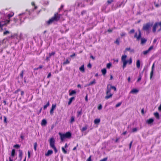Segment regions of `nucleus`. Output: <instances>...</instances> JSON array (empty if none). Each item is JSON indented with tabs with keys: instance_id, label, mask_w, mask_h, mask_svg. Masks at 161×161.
<instances>
[{
	"instance_id": "obj_42",
	"label": "nucleus",
	"mask_w": 161,
	"mask_h": 161,
	"mask_svg": "<svg viewBox=\"0 0 161 161\" xmlns=\"http://www.w3.org/2000/svg\"><path fill=\"white\" fill-rule=\"evenodd\" d=\"M52 148L54 149L55 153H56L57 152V150L55 146H54Z\"/></svg>"
},
{
	"instance_id": "obj_16",
	"label": "nucleus",
	"mask_w": 161,
	"mask_h": 161,
	"mask_svg": "<svg viewBox=\"0 0 161 161\" xmlns=\"http://www.w3.org/2000/svg\"><path fill=\"white\" fill-rule=\"evenodd\" d=\"M153 119L152 118H151L147 120L146 123H147L148 124H150L152 123L153 122Z\"/></svg>"
},
{
	"instance_id": "obj_60",
	"label": "nucleus",
	"mask_w": 161,
	"mask_h": 161,
	"mask_svg": "<svg viewBox=\"0 0 161 161\" xmlns=\"http://www.w3.org/2000/svg\"><path fill=\"white\" fill-rule=\"evenodd\" d=\"M128 81L129 82H130V77H128L127 79Z\"/></svg>"
},
{
	"instance_id": "obj_46",
	"label": "nucleus",
	"mask_w": 161,
	"mask_h": 161,
	"mask_svg": "<svg viewBox=\"0 0 161 161\" xmlns=\"http://www.w3.org/2000/svg\"><path fill=\"white\" fill-rule=\"evenodd\" d=\"M77 113H78V116L79 115H81V110L80 111H78L77 112Z\"/></svg>"
},
{
	"instance_id": "obj_57",
	"label": "nucleus",
	"mask_w": 161,
	"mask_h": 161,
	"mask_svg": "<svg viewBox=\"0 0 161 161\" xmlns=\"http://www.w3.org/2000/svg\"><path fill=\"white\" fill-rule=\"evenodd\" d=\"M88 67L91 68L92 67V65L90 64H89L87 65Z\"/></svg>"
},
{
	"instance_id": "obj_1",
	"label": "nucleus",
	"mask_w": 161,
	"mask_h": 161,
	"mask_svg": "<svg viewBox=\"0 0 161 161\" xmlns=\"http://www.w3.org/2000/svg\"><path fill=\"white\" fill-rule=\"evenodd\" d=\"M127 57V56L126 55H123L121 57V60L123 63V69L126 67L127 63L130 64L132 63V60L131 58H130L129 60H126Z\"/></svg>"
},
{
	"instance_id": "obj_45",
	"label": "nucleus",
	"mask_w": 161,
	"mask_h": 161,
	"mask_svg": "<svg viewBox=\"0 0 161 161\" xmlns=\"http://www.w3.org/2000/svg\"><path fill=\"white\" fill-rule=\"evenodd\" d=\"M9 31H6L4 32L3 34L5 35H6L7 34H9Z\"/></svg>"
},
{
	"instance_id": "obj_25",
	"label": "nucleus",
	"mask_w": 161,
	"mask_h": 161,
	"mask_svg": "<svg viewBox=\"0 0 161 161\" xmlns=\"http://www.w3.org/2000/svg\"><path fill=\"white\" fill-rule=\"evenodd\" d=\"M47 124V121L46 120L43 119L42 120L41 125H46Z\"/></svg>"
},
{
	"instance_id": "obj_34",
	"label": "nucleus",
	"mask_w": 161,
	"mask_h": 161,
	"mask_svg": "<svg viewBox=\"0 0 161 161\" xmlns=\"http://www.w3.org/2000/svg\"><path fill=\"white\" fill-rule=\"evenodd\" d=\"M14 15V13H10V14H8V18L9 19L10 17H12Z\"/></svg>"
},
{
	"instance_id": "obj_44",
	"label": "nucleus",
	"mask_w": 161,
	"mask_h": 161,
	"mask_svg": "<svg viewBox=\"0 0 161 161\" xmlns=\"http://www.w3.org/2000/svg\"><path fill=\"white\" fill-rule=\"evenodd\" d=\"M54 54H55L54 52H52L51 53H49V57H51L52 55H53Z\"/></svg>"
},
{
	"instance_id": "obj_64",
	"label": "nucleus",
	"mask_w": 161,
	"mask_h": 161,
	"mask_svg": "<svg viewBox=\"0 0 161 161\" xmlns=\"http://www.w3.org/2000/svg\"><path fill=\"white\" fill-rule=\"evenodd\" d=\"M24 94V92L23 91H21V95H23Z\"/></svg>"
},
{
	"instance_id": "obj_48",
	"label": "nucleus",
	"mask_w": 161,
	"mask_h": 161,
	"mask_svg": "<svg viewBox=\"0 0 161 161\" xmlns=\"http://www.w3.org/2000/svg\"><path fill=\"white\" fill-rule=\"evenodd\" d=\"M14 147H15V148H19V145L17 144V145H14Z\"/></svg>"
},
{
	"instance_id": "obj_58",
	"label": "nucleus",
	"mask_w": 161,
	"mask_h": 161,
	"mask_svg": "<svg viewBox=\"0 0 161 161\" xmlns=\"http://www.w3.org/2000/svg\"><path fill=\"white\" fill-rule=\"evenodd\" d=\"M85 100L87 102L88 101V99H87V95L86 96V97H85Z\"/></svg>"
},
{
	"instance_id": "obj_23",
	"label": "nucleus",
	"mask_w": 161,
	"mask_h": 161,
	"mask_svg": "<svg viewBox=\"0 0 161 161\" xmlns=\"http://www.w3.org/2000/svg\"><path fill=\"white\" fill-rule=\"evenodd\" d=\"M22 152L21 150H19V156L20 158V160H21L22 158Z\"/></svg>"
},
{
	"instance_id": "obj_4",
	"label": "nucleus",
	"mask_w": 161,
	"mask_h": 161,
	"mask_svg": "<svg viewBox=\"0 0 161 161\" xmlns=\"http://www.w3.org/2000/svg\"><path fill=\"white\" fill-rule=\"evenodd\" d=\"M139 35L138 36H137V33H135V35L134 36V37L136 38L137 40H139L140 39H141V44H144L147 41V40L145 38H141V32L140 30H139Z\"/></svg>"
},
{
	"instance_id": "obj_49",
	"label": "nucleus",
	"mask_w": 161,
	"mask_h": 161,
	"mask_svg": "<svg viewBox=\"0 0 161 161\" xmlns=\"http://www.w3.org/2000/svg\"><path fill=\"white\" fill-rule=\"evenodd\" d=\"M134 29L131 30L129 32L130 33H132L134 32Z\"/></svg>"
},
{
	"instance_id": "obj_14",
	"label": "nucleus",
	"mask_w": 161,
	"mask_h": 161,
	"mask_svg": "<svg viewBox=\"0 0 161 161\" xmlns=\"http://www.w3.org/2000/svg\"><path fill=\"white\" fill-rule=\"evenodd\" d=\"M53 153V151L52 150H48L47 153L45 154V155L46 156H48L51 155Z\"/></svg>"
},
{
	"instance_id": "obj_28",
	"label": "nucleus",
	"mask_w": 161,
	"mask_h": 161,
	"mask_svg": "<svg viewBox=\"0 0 161 161\" xmlns=\"http://www.w3.org/2000/svg\"><path fill=\"white\" fill-rule=\"evenodd\" d=\"M102 74L103 75H105L106 73V70L105 69H103L101 70Z\"/></svg>"
},
{
	"instance_id": "obj_13",
	"label": "nucleus",
	"mask_w": 161,
	"mask_h": 161,
	"mask_svg": "<svg viewBox=\"0 0 161 161\" xmlns=\"http://www.w3.org/2000/svg\"><path fill=\"white\" fill-rule=\"evenodd\" d=\"M154 65H155L154 63H153V64L152 66V67L151 71L150 73V79H151L152 78L153 75V71H154Z\"/></svg>"
},
{
	"instance_id": "obj_8",
	"label": "nucleus",
	"mask_w": 161,
	"mask_h": 161,
	"mask_svg": "<svg viewBox=\"0 0 161 161\" xmlns=\"http://www.w3.org/2000/svg\"><path fill=\"white\" fill-rule=\"evenodd\" d=\"M9 21V20H7L4 21H0V27H2L7 24L8 23Z\"/></svg>"
},
{
	"instance_id": "obj_38",
	"label": "nucleus",
	"mask_w": 161,
	"mask_h": 161,
	"mask_svg": "<svg viewBox=\"0 0 161 161\" xmlns=\"http://www.w3.org/2000/svg\"><path fill=\"white\" fill-rule=\"evenodd\" d=\"M111 64L110 63L108 64L107 65V67L109 69L111 66Z\"/></svg>"
},
{
	"instance_id": "obj_27",
	"label": "nucleus",
	"mask_w": 161,
	"mask_h": 161,
	"mask_svg": "<svg viewBox=\"0 0 161 161\" xmlns=\"http://www.w3.org/2000/svg\"><path fill=\"white\" fill-rule=\"evenodd\" d=\"M100 119H96L94 120V123L95 124H97L100 122Z\"/></svg>"
},
{
	"instance_id": "obj_55",
	"label": "nucleus",
	"mask_w": 161,
	"mask_h": 161,
	"mask_svg": "<svg viewBox=\"0 0 161 161\" xmlns=\"http://www.w3.org/2000/svg\"><path fill=\"white\" fill-rule=\"evenodd\" d=\"M51 73H49L47 76V78H49L51 76Z\"/></svg>"
},
{
	"instance_id": "obj_41",
	"label": "nucleus",
	"mask_w": 161,
	"mask_h": 161,
	"mask_svg": "<svg viewBox=\"0 0 161 161\" xmlns=\"http://www.w3.org/2000/svg\"><path fill=\"white\" fill-rule=\"evenodd\" d=\"M137 130V128H135L132 129V132H135Z\"/></svg>"
},
{
	"instance_id": "obj_47",
	"label": "nucleus",
	"mask_w": 161,
	"mask_h": 161,
	"mask_svg": "<svg viewBox=\"0 0 161 161\" xmlns=\"http://www.w3.org/2000/svg\"><path fill=\"white\" fill-rule=\"evenodd\" d=\"M4 122L5 123H7V118L5 116H4Z\"/></svg>"
},
{
	"instance_id": "obj_30",
	"label": "nucleus",
	"mask_w": 161,
	"mask_h": 161,
	"mask_svg": "<svg viewBox=\"0 0 161 161\" xmlns=\"http://www.w3.org/2000/svg\"><path fill=\"white\" fill-rule=\"evenodd\" d=\"M49 105V102H48L47 104L45 105L43 107V109H46L47 107H48Z\"/></svg>"
},
{
	"instance_id": "obj_22",
	"label": "nucleus",
	"mask_w": 161,
	"mask_h": 161,
	"mask_svg": "<svg viewBox=\"0 0 161 161\" xmlns=\"http://www.w3.org/2000/svg\"><path fill=\"white\" fill-rule=\"evenodd\" d=\"M140 61L139 60H137L136 62V65L137 67L138 68H139L140 67Z\"/></svg>"
},
{
	"instance_id": "obj_24",
	"label": "nucleus",
	"mask_w": 161,
	"mask_h": 161,
	"mask_svg": "<svg viewBox=\"0 0 161 161\" xmlns=\"http://www.w3.org/2000/svg\"><path fill=\"white\" fill-rule=\"evenodd\" d=\"M129 51L130 52H134V49H131L130 47L127 48L125 49V52Z\"/></svg>"
},
{
	"instance_id": "obj_50",
	"label": "nucleus",
	"mask_w": 161,
	"mask_h": 161,
	"mask_svg": "<svg viewBox=\"0 0 161 161\" xmlns=\"http://www.w3.org/2000/svg\"><path fill=\"white\" fill-rule=\"evenodd\" d=\"M113 2V0H108V3L110 4Z\"/></svg>"
},
{
	"instance_id": "obj_51",
	"label": "nucleus",
	"mask_w": 161,
	"mask_h": 161,
	"mask_svg": "<svg viewBox=\"0 0 161 161\" xmlns=\"http://www.w3.org/2000/svg\"><path fill=\"white\" fill-rule=\"evenodd\" d=\"M43 66L41 65H39L38 68L39 69H41L43 68Z\"/></svg>"
},
{
	"instance_id": "obj_36",
	"label": "nucleus",
	"mask_w": 161,
	"mask_h": 161,
	"mask_svg": "<svg viewBox=\"0 0 161 161\" xmlns=\"http://www.w3.org/2000/svg\"><path fill=\"white\" fill-rule=\"evenodd\" d=\"M62 149L63 152L64 154H66L67 153V151L65 149L64 147H62Z\"/></svg>"
},
{
	"instance_id": "obj_39",
	"label": "nucleus",
	"mask_w": 161,
	"mask_h": 161,
	"mask_svg": "<svg viewBox=\"0 0 161 161\" xmlns=\"http://www.w3.org/2000/svg\"><path fill=\"white\" fill-rule=\"evenodd\" d=\"M102 106L101 104H100L98 107V109L99 110H100L102 109Z\"/></svg>"
},
{
	"instance_id": "obj_33",
	"label": "nucleus",
	"mask_w": 161,
	"mask_h": 161,
	"mask_svg": "<svg viewBox=\"0 0 161 161\" xmlns=\"http://www.w3.org/2000/svg\"><path fill=\"white\" fill-rule=\"evenodd\" d=\"M75 121V117L74 116H72L71 117L70 121L71 123H73Z\"/></svg>"
},
{
	"instance_id": "obj_2",
	"label": "nucleus",
	"mask_w": 161,
	"mask_h": 161,
	"mask_svg": "<svg viewBox=\"0 0 161 161\" xmlns=\"http://www.w3.org/2000/svg\"><path fill=\"white\" fill-rule=\"evenodd\" d=\"M60 17V15L58 14L57 13L54 14V16L50 19L48 21H47V23L48 25H50L54 21H56L58 20Z\"/></svg>"
},
{
	"instance_id": "obj_61",
	"label": "nucleus",
	"mask_w": 161,
	"mask_h": 161,
	"mask_svg": "<svg viewBox=\"0 0 161 161\" xmlns=\"http://www.w3.org/2000/svg\"><path fill=\"white\" fill-rule=\"evenodd\" d=\"M9 161H13V159L11 157H9Z\"/></svg>"
},
{
	"instance_id": "obj_59",
	"label": "nucleus",
	"mask_w": 161,
	"mask_h": 161,
	"mask_svg": "<svg viewBox=\"0 0 161 161\" xmlns=\"http://www.w3.org/2000/svg\"><path fill=\"white\" fill-rule=\"evenodd\" d=\"M158 109L159 110H161V104L158 108Z\"/></svg>"
},
{
	"instance_id": "obj_12",
	"label": "nucleus",
	"mask_w": 161,
	"mask_h": 161,
	"mask_svg": "<svg viewBox=\"0 0 161 161\" xmlns=\"http://www.w3.org/2000/svg\"><path fill=\"white\" fill-rule=\"evenodd\" d=\"M139 90L135 88L133 89L130 92V93L133 94H136L139 92Z\"/></svg>"
},
{
	"instance_id": "obj_6",
	"label": "nucleus",
	"mask_w": 161,
	"mask_h": 161,
	"mask_svg": "<svg viewBox=\"0 0 161 161\" xmlns=\"http://www.w3.org/2000/svg\"><path fill=\"white\" fill-rule=\"evenodd\" d=\"M111 88H109V85H107V89L106 91V96L105 97L106 99H108L111 98L113 95V94L110 93Z\"/></svg>"
},
{
	"instance_id": "obj_29",
	"label": "nucleus",
	"mask_w": 161,
	"mask_h": 161,
	"mask_svg": "<svg viewBox=\"0 0 161 161\" xmlns=\"http://www.w3.org/2000/svg\"><path fill=\"white\" fill-rule=\"evenodd\" d=\"M15 153V150L14 149H13L11 152V156L13 157L14 156Z\"/></svg>"
},
{
	"instance_id": "obj_19",
	"label": "nucleus",
	"mask_w": 161,
	"mask_h": 161,
	"mask_svg": "<svg viewBox=\"0 0 161 161\" xmlns=\"http://www.w3.org/2000/svg\"><path fill=\"white\" fill-rule=\"evenodd\" d=\"M88 126L87 125H85L82 128V129H80L81 131L83 132L87 130V129Z\"/></svg>"
},
{
	"instance_id": "obj_56",
	"label": "nucleus",
	"mask_w": 161,
	"mask_h": 161,
	"mask_svg": "<svg viewBox=\"0 0 161 161\" xmlns=\"http://www.w3.org/2000/svg\"><path fill=\"white\" fill-rule=\"evenodd\" d=\"M23 71H22V73L20 74V76L22 78L23 77Z\"/></svg>"
},
{
	"instance_id": "obj_26",
	"label": "nucleus",
	"mask_w": 161,
	"mask_h": 161,
	"mask_svg": "<svg viewBox=\"0 0 161 161\" xmlns=\"http://www.w3.org/2000/svg\"><path fill=\"white\" fill-rule=\"evenodd\" d=\"M108 85H109V88H111V89H113L114 90V91H116V88L115 86H112L110 84H108Z\"/></svg>"
},
{
	"instance_id": "obj_52",
	"label": "nucleus",
	"mask_w": 161,
	"mask_h": 161,
	"mask_svg": "<svg viewBox=\"0 0 161 161\" xmlns=\"http://www.w3.org/2000/svg\"><path fill=\"white\" fill-rule=\"evenodd\" d=\"M28 158H30V153L29 151L28 152Z\"/></svg>"
},
{
	"instance_id": "obj_7",
	"label": "nucleus",
	"mask_w": 161,
	"mask_h": 161,
	"mask_svg": "<svg viewBox=\"0 0 161 161\" xmlns=\"http://www.w3.org/2000/svg\"><path fill=\"white\" fill-rule=\"evenodd\" d=\"M50 145L51 147H53L55 146V140L53 137L50 139L49 140Z\"/></svg>"
},
{
	"instance_id": "obj_3",
	"label": "nucleus",
	"mask_w": 161,
	"mask_h": 161,
	"mask_svg": "<svg viewBox=\"0 0 161 161\" xmlns=\"http://www.w3.org/2000/svg\"><path fill=\"white\" fill-rule=\"evenodd\" d=\"M58 134L62 141H63L65 138H70L71 136V133L69 132H66L65 134H62L61 133L59 132Z\"/></svg>"
},
{
	"instance_id": "obj_17",
	"label": "nucleus",
	"mask_w": 161,
	"mask_h": 161,
	"mask_svg": "<svg viewBox=\"0 0 161 161\" xmlns=\"http://www.w3.org/2000/svg\"><path fill=\"white\" fill-rule=\"evenodd\" d=\"M79 70L82 72L84 73L85 72L84 65H82L79 68Z\"/></svg>"
},
{
	"instance_id": "obj_54",
	"label": "nucleus",
	"mask_w": 161,
	"mask_h": 161,
	"mask_svg": "<svg viewBox=\"0 0 161 161\" xmlns=\"http://www.w3.org/2000/svg\"><path fill=\"white\" fill-rule=\"evenodd\" d=\"M86 161H91V157L90 156L86 160Z\"/></svg>"
},
{
	"instance_id": "obj_32",
	"label": "nucleus",
	"mask_w": 161,
	"mask_h": 161,
	"mask_svg": "<svg viewBox=\"0 0 161 161\" xmlns=\"http://www.w3.org/2000/svg\"><path fill=\"white\" fill-rule=\"evenodd\" d=\"M114 43L117 45L119 44V39H117L114 42Z\"/></svg>"
},
{
	"instance_id": "obj_21",
	"label": "nucleus",
	"mask_w": 161,
	"mask_h": 161,
	"mask_svg": "<svg viewBox=\"0 0 161 161\" xmlns=\"http://www.w3.org/2000/svg\"><path fill=\"white\" fill-rule=\"evenodd\" d=\"M154 115L155 117L158 119H159V114L158 113L156 112L154 113Z\"/></svg>"
},
{
	"instance_id": "obj_5",
	"label": "nucleus",
	"mask_w": 161,
	"mask_h": 161,
	"mask_svg": "<svg viewBox=\"0 0 161 161\" xmlns=\"http://www.w3.org/2000/svg\"><path fill=\"white\" fill-rule=\"evenodd\" d=\"M153 25V22H148L143 25L142 29L147 31H148Z\"/></svg>"
},
{
	"instance_id": "obj_63",
	"label": "nucleus",
	"mask_w": 161,
	"mask_h": 161,
	"mask_svg": "<svg viewBox=\"0 0 161 161\" xmlns=\"http://www.w3.org/2000/svg\"><path fill=\"white\" fill-rule=\"evenodd\" d=\"M113 76L112 75H111L110 76V80H111L113 79Z\"/></svg>"
},
{
	"instance_id": "obj_35",
	"label": "nucleus",
	"mask_w": 161,
	"mask_h": 161,
	"mask_svg": "<svg viewBox=\"0 0 161 161\" xmlns=\"http://www.w3.org/2000/svg\"><path fill=\"white\" fill-rule=\"evenodd\" d=\"M37 146V143L36 142H35L34 144V149L35 151H36V147Z\"/></svg>"
},
{
	"instance_id": "obj_15",
	"label": "nucleus",
	"mask_w": 161,
	"mask_h": 161,
	"mask_svg": "<svg viewBox=\"0 0 161 161\" xmlns=\"http://www.w3.org/2000/svg\"><path fill=\"white\" fill-rule=\"evenodd\" d=\"M96 83V81L95 79H94L92 81L90 82L87 85V86H91L95 84Z\"/></svg>"
},
{
	"instance_id": "obj_10",
	"label": "nucleus",
	"mask_w": 161,
	"mask_h": 161,
	"mask_svg": "<svg viewBox=\"0 0 161 161\" xmlns=\"http://www.w3.org/2000/svg\"><path fill=\"white\" fill-rule=\"evenodd\" d=\"M56 104H53L52 105V108L50 111V113L52 115L53 113V111L56 107Z\"/></svg>"
},
{
	"instance_id": "obj_18",
	"label": "nucleus",
	"mask_w": 161,
	"mask_h": 161,
	"mask_svg": "<svg viewBox=\"0 0 161 161\" xmlns=\"http://www.w3.org/2000/svg\"><path fill=\"white\" fill-rule=\"evenodd\" d=\"M75 98L74 97H72L69 99V101L68 103V105H70L72 102L73 100H74Z\"/></svg>"
},
{
	"instance_id": "obj_37",
	"label": "nucleus",
	"mask_w": 161,
	"mask_h": 161,
	"mask_svg": "<svg viewBox=\"0 0 161 161\" xmlns=\"http://www.w3.org/2000/svg\"><path fill=\"white\" fill-rule=\"evenodd\" d=\"M121 103H122L121 102L119 103H118L117 104H116V105H115V107L116 108H117V107L120 106L121 105Z\"/></svg>"
},
{
	"instance_id": "obj_11",
	"label": "nucleus",
	"mask_w": 161,
	"mask_h": 161,
	"mask_svg": "<svg viewBox=\"0 0 161 161\" xmlns=\"http://www.w3.org/2000/svg\"><path fill=\"white\" fill-rule=\"evenodd\" d=\"M153 46H151L149 48V49L146 50V51H144L143 52V54L144 55H146V54H147V53H149V52L151 50H152V49H153Z\"/></svg>"
},
{
	"instance_id": "obj_20",
	"label": "nucleus",
	"mask_w": 161,
	"mask_h": 161,
	"mask_svg": "<svg viewBox=\"0 0 161 161\" xmlns=\"http://www.w3.org/2000/svg\"><path fill=\"white\" fill-rule=\"evenodd\" d=\"M76 93V91L75 90H72L69 93V95L71 96L74 94H75Z\"/></svg>"
},
{
	"instance_id": "obj_40",
	"label": "nucleus",
	"mask_w": 161,
	"mask_h": 161,
	"mask_svg": "<svg viewBox=\"0 0 161 161\" xmlns=\"http://www.w3.org/2000/svg\"><path fill=\"white\" fill-rule=\"evenodd\" d=\"M126 34L125 33L123 32L120 35L121 36V37H123V36H125Z\"/></svg>"
},
{
	"instance_id": "obj_43",
	"label": "nucleus",
	"mask_w": 161,
	"mask_h": 161,
	"mask_svg": "<svg viewBox=\"0 0 161 161\" xmlns=\"http://www.w3.org/2000/svg\"><path fill=\"white\" fill-rule=\"evenodd\" d=\"M107 158H104L101 160H100V161H107Z\"/></svg>"
},
{
	"instance_id": "obj_62",
	"label": "nucleus",
	"mask_w": 161,
	"mask_h": 161,
	"mask_svg": "<svg viewBox=\"0 0 161 161\" xmlns=\"http://www.w3.org/2000/svg\"><path fill=\"white\" fill-rule=\"evenodd\" d=\"M157 41V40L156 39H154L153 41V43H155Z\"/></svg>"
},
{
	"instance_id": "obj_31",
	"label": "nucleus",
	"mask_w": 161,
	"mask_h": 161,
	"mask_svg": "<svg viewBox=\"0 0 161 161\" xmlns=\"http://www.w3.org/2000/svg\"><path fill=\"white\" fill-rule=\"evenodd\" d=\"M69 61L68 60V59H67L64 62L63 64L64 65L68 64L69 63Z\"/></svg>"
},
{
	"instance_id": "obj_53",
	"label": "nucleus",
	"mask_w": 161,
	"mask_h": 161,
	"mask_svg": "<svg viewBox=\"0 0 161 161\" xmlns=\"http://www.w3.org/2000/svg\"><path fill=\"white\" fill-rule=\"evenodd\" d=\"M132 142H133L132 141H131L130 144V145H129V147H130V148L131 147V145H132Z\"/></svg>"
},
{
	"instance_id": "obj_9",
	"label": "nucleus",
	"mask_w": 161,
	"mask_h": 161,
	"mask_svg": "<svg viewBox=\"0 0 161 161\" xmlns=\"http://www.w3.org/2000/svg\"><path fill=\"white\" fill-rule=\"evenodd\" d=\"M158 22L155 23L153 27L152 31L153 33H155L156 30L157 28L158 27Z\"/></svg>"
}]
</instances>
